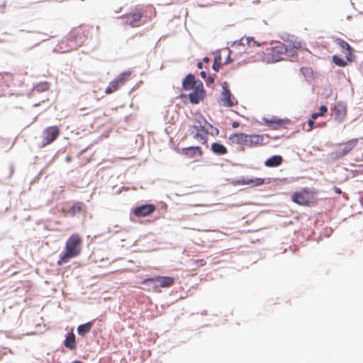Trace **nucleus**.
Returning <instances> with one entry per match:
<instances>
[{"label":"nucleus","mask_w":363,"mask_h":363,"mask_svg":"<svg viewBox=\"0 0 363 363\" xmlns=\"http://www.w3.org/2000/svg\"><path fill=\"white\" fill-rule=\"evenodd\" d=\"M335 42L342 50V52H344V50H345V54L346 55V58L347 59V60L351 61L352 57V53L353 49L349 45V43L340 38H337Z\"/></svg>","instance_id":"a211bd4d"},{"label":"nucleus","mask_w":363,"mask_h":363,"mask_svg":"<svg viewBox=\"0 0 363 363\" xmlns=\"http://www.w3.org/2000/svg\"><path fill=\"white\" fill-rule=\"evenodd\" d=\"M228 60H227V62H225V63L230 62V51L228 50Z\"/></svg>","instance_id":"a18cd8bd"},{"label":"nucleus","mask_w":363,"mask_h":363,"mask_svg":"<svg viewBox=\"0 0 363 363\" xmlns=\"http://www.w3.org/2000/svg\"><path fill=\"white\" fill-rule=\"evenodd\" d=\"M333 62L337 66H340V67H345L347 65V62L342 60V58H340V57H338L337 55H334L333 57Z\"/></svg>","instance_id":"f704fd0d"},{"label":"nucleus","mask_w":363,"mask_h":363,"mask_svg":"<svg viewBox=\"0 0 363 363\" xmlns=\"http://www.w3.org/2000/svg\"><path fill=\"white\" fill-rule=\"evenodd\" d=\"M192 134H193V138L194 139L199 140V142H201V144H203V145L207 144L208 133H206L205 132H204V133H201V132H198V131L194 133V131H192Z\"/></svg>","instance_id":"c756f323"},{"label":"nucleus","mask_w":363,"mask_h":363,"mask_svg":"<svg viewBox=\"0 0 363 363\" xmlns=\"http://www.w3.org/2000/svg\"><path fill=\"white\" fill-rule=\"evenodd\" d=\"M196 121L197 123L199 125V128L201 131L205 132L206 133H208V128L206 126H209L210 128H213L215 131L216 134L218 135L219 133V130L216 128H213L209 123L207 122L206 118L203 116H199L196 118Z\"/></svg>","instance_id":"412c9836"},{"label":"nucleus","mask_w":363,"mask_h":363,"mask_svg":"<svg viewBox=\"0 0 363 363\" xmlns=\"http://www.w3.org/2000/svg\"><path fill=\"white\" fill-rule=\"evenodd\" d=\"M328 111V108L326 106L323 105L319 108L318 113H314L311 115L313 119H316L319 116H323Z\"/></svg>","instance_id":"473e14b6"},{"label":"nucleus","mask_w":363,"mask_h":363,"mask_svg":"<svg viewBox=\"0 0 363 363\" xmlns=\"http://www.w3.org/2000/svg\"><path fill=\"white\" fill-rule=\"evenodd\" d=\"M300 71L302 73V74L306 78H311L313 77V72L311 67H301Z\"/></svg>","instance_id":"72a5a7b5"},{"label":"nucleus","mask_w":363,"mask_h":363,"mask_svg":"<svg viewBox=\"0 0 363 363\" xmlns=\"http://www.w3.org/2000/svg\"><path fill=\"white\" fill-rule=\"evenodd\" d=\"M211 150L213 153L218 155H223L228 152L227 148L223 145L218 143H212Z\"/></svg>","instance_id":"b1692460"},{"label":"nucleus","mask_w":363,"mask_h":363,"mask_svg":"<svg viewBox=\"0 0 363 363\" xmlns=\"http://www.w3.org/2000/svg\"><path fill=\"white\" fill-rule=\"evenodd\" d=\"M289 52L287 45L279 43L276 46L267 50L264 60L267 63H274L284 60V55H289Z\"/></svg>","instance_id":"20e7f679"},{"label":"nucleus","mask_w":363,"mask_h":363,"mask_svg":"<svg viewBox=\"0 0 363 363\" xmlns=\"http://www.w3.org/2000/svg\"><path fill=\"white\" fill-rule=\"evenodd\" d=\"M199 82H201L200 80H196L194 75L189 74L186 76L182 82V86L184 89L189 91L194 89L198 85Z\"/></svg>","instance_id":"2eb2a0df"},{"label":"nucleus","mask_w":363,"mask_h":363,"mask_svg":"<svg viewBox=\"0 0 363 363\" xmlns=\"http://www.w3.org/2000/svg\"><path fill=\"white\" fill-rule=\"evenodd\" d=\"M121 86L115 77L112 81L110 82L108 86L105 89L106 94H111L116 92Z\"/></svg>","instance_id":"393cba45"},{"label":"nucleus","mask_w":363,"mask_h":363,"mask_svg":"<svg viewBox=\"0 0 363 363\" xmlns=\"http://www.w3.org/2000/svg\"><path fill=\"white\" fill-rule=\"evenodd\" d=\"M82 238L77 234L70 235L65 242V252L57 261L58 265L68 262L72 258L79 256L82 252Z\"/></svg>","instance_id":"f257e3e1"},{"label":"nucleus","mask_w":363,"mask_h":363,"mask_svg":"<svg viewBox=\"0 0 363 363\" xmlns=\"http://www.w3.org/2000/svg\"><path fill=\"white\" fill-rule=\"evenodd\" d=\"M149 282L155 284V286L166 288L174 284V279L170 277H155L153 278L145 279L143 280V284H147Z\"/></svg>","instance_id":"0eeeda50"},{"label":"nucleus","mask_w":363,"mask_h":363,"mask_svg":"<svg viewBox=\"0 0 363 363\" xmlns=\"http://www.w3.org/2000/svg\"><path fill=\"white\" fill-rule=\"evenodd\" d=\"M143 16L140 9H135L133 11L124 16L125 24L133 27L138 26Z\"/></svg>","instance_id":"9d476101"},{"label":"nucleus","mask_w":363,"mask_h":363,"mask_svg":"<svg viewBox=\"0 0 363 363\" xmlns=\"http://www.w3.org/2000/svg\"><path fill=\"white\" fill-rule=\"evenodd\" d=\"M202 66H203V65H202V63H201V62H199L198 63V65H197V67H198V68H199V69H201V68H202Z\"/></svg>","instance_id":"49530a36"},{"label":"nucleus","mask_w":363,"mask_h":363,"mask_svg":"<svg viewBox=\"0 0 363 363\" xmlns=\"http://www.w3.org/2000/svg\"><path fill=\"white\" fill-rule=\"evenodd\" d=\"M65 346L70 350H74L76 347L75 335L73 333H69L66 337Z\"/></svg>","instance_id":"c85d7f7f"},{"label":"nucleus","mask_w":363,"mask_h":363,"mask_svg":"<svg viewBox=\"0 0 363 363\" xmlns=\"http://www.w3.org/2000/svg\"><path fill=\"white\" fill-rule=\"evenodd\" d=\"M314 120H315V119H313V118H311V119H310V120L308 121V129H307V131H311V130L313 128V127H314V124H315V123H314Z\"/></svg>","instance_id":"4c0bfd02"},{"label":"nucleus","mask_w":363,"mask_h":363,"mask_svg":"<svg viewBox=\"0 0 363 363\" xmlns=\"http://www.w3.org/2000/svg\"><path fill=\"white\" fill-rule=\"evenodd\" d=\"M246 138H245V146L254 147L264 144V137L262 135L246 134Z\"/></svg>","instance_id":"ddd939ff"},{"label":"nucleus","mask_w":363,"mask_h":363,"mask_svg":"<svg viewBox=\"0 0 363 363\" xmlns=\"http://www.w3.org/2000/svg\"><path fill=\"white\" fill-rule=\"evenodd\" d=\"M133 72L131 71H126L121 73L117 77H116V79L119 82L120 85L123 86L128 81H129L131 78Z\"/></svg>","instance_id":"a878e982"},{"label":"nucleus","mask_w":363,"mask_h":363,"mask_svg":"<svg viewBox=\"0 0 363 363\" xmlns=\"http://www.w3.org/2000/svg\"><path fill=\"white\" fill-rule=\"evenodd\" d=\"M203 60H204L205 62H208V61L209 60V59H208V57H205V58L203 59Z\"/></svg>","instance_id":"de8ad7c7"},{"label":"nucleus","mask_w":363,"mask_h":363,"mask_svg":"<svg viewBox=\"0 0 363 363\" xmlns=\"http://www.w3.org/2000/svg\"><path fill=\"white\" fill-rule=\"evenodd\" d=\"M246 134L243 133H236L230 135L229 141L233 145H239L245 146Z\"/></svg>","instance_id":"6ab92c4d"},{"label":"nucleus","mask_w":363,"mask_h":363,"mask_svg":"<svg viewBox=\"0 0 363 363\" xmlns=\"http://www.w3.org/2000/svg\"><path fill=\"white\" fill-rule=\"evenodd\" d=\"M242 185H250L251 186H258L264 184V179L262 178H242L238 181Z\"/></svg>","instance_id":"aec40b11"},{"label":"nucleus","mask_w":363,"mask_h":363,"mask_svg":"<svg viewBox=\"0 0 363 363\" xmlns=\"http://www.w3.org/2000/svg\"><path fill=\"white\" fill-rule=\"evenodd\" d=\"M316 192L314 190L303 189L299 191H295L291 195L293 202L303 206H313L317 205L315 197Z\"/></svg>","instance_id":"7ed1b4c3"},{"label":"nucleus","mask_w":363,"mask_h":363,"mask_svg":"<svg viewBox=\"0 0 363 363\" xmlns=\"http://www.w3.org/2000/svg\"><path fill=\"white\" fill-rule=\"evenodd\" d=\"M333 190L336 194H340L342 193L341 189L338 187H334Z\"/></svg>","instance_id":"a19ab883"},{"label":"nucleus","mask_w":363,"mask_h":363,"mask_svg":"<svg viewBox=\"0 0 363 363\" xmlns=\"http://www.w3.org/2000/svg\"><path fill=\"white\" fill-rule=\"evenodd\" d=\"M221 102L223 106L226 107H232L235 104V98L232 96L230 90L228 89L227 82L222 84Z\"/></svg>","instance_id":"6e6552de"},{"label":"nucleus","mask_w":363,"mask_h":363,"mask_svg":"<svg viewBox=\"0 0 363 363\" xmlns=\"http://www.w3.org/2000/svg\"><path fill=\"white\" fill-rule=\"evenodd\" d=\"M333 112L335 119L339 122H342L347 116V106L344 104L338 102L333 108Z\"/></svg>","instance_id":"f8f14e48"},{"label":"nucleus","mask_w":363,"mask_h":363,"mask_svg":"<svg viewBox=\"0 0 363 363\" xmlns=\"http://www.w3.org/2000/svg\"><path fill=\"white\" fill-rule=\"evenodd\" d=\"M84 208V204L82 202H75L69 208H62V211L65 215L74 216L81 213Z\"/></svg>","instance_id":"f3484780"},{"label":"nucleus","mask_w":363,"mask_h":363,"mask_svg":"<svg viewBox=\"0 0 363 363\" xmlns=\"http://www.w3.org/2000/svg\"><path fill=\"white\" fill-rule=\"evenodd\" d=\"M85 40L84 31L82 28L73 30L67 40H63L59 45V49L62 52H69L77 50L81 46Z\"/></svg>","instance_id":"f03ea898"},{"label":"nucleus","mask_w":363,"mask_h":363,"mask_svg":"<svg viewBox=\"0 0 363 363\" xmlns=\"http://www.w3.org/2000/svg\"><path fill=\"white\" fill-rule=\"evenodd\" d=\"M207 82H208V83L212 84V83H213V82H214V79H213L212 77H208V79H207Z\"/></svg>","instance_id":"37998d69"},{"label":"nucleus","mask_w":363,"mask_h":363,"mask_svg":"<svg viewBox=\"0 0 363 363\" xmlns=\"http://www.w3.org/2000/svg\"><path fill=\"white\" fill-rule=\"evenodd\" d=\"M246 43L249 46H259V43H257L253 38L247 37L246 39Z\"/></svg>","instance_id":"e433bc0d"},{"label":"nucleus","mask_w":363,"mask_h":363,"mask_svg":"<svg viewBox=\"0 0 363 363\" xmlns=\"http://www.w3.org/2000/svg\"><path fill=\"white\" fill-rule=\"evenodd\" d=\"M206 264V262L203 259H192L191 261V264L194 269H196L199 267L204 266Z\"/></svg>","instance_id":"2f4dec72"},{"label":"nucleus","mask_w":363,"mask_h":363,"mask_svg":"<svg viewBox=\"0 0 363 363\" xmlns=\"http://www.w3.org/2000/svg\"><path fill=\"white\" fill-rule=\"evenodd\" d=\"M294 48H296V49H299L301 48V43H296V44H294Z\"/></svg>","instance_id":"79ce46f5"},{"label":"nucleus","mask_w":363,"mask_h":363,"mask_svg":"<svg viewBox=\"0 0 363 363\" xmlns=\"http://www.w3.org/2000/svg\"><path fill=\"white\" fill-rule=\"evenodd\" d=\"M192 128L195 130V132H202L199 128V125H192Z\"/></svg>","instance_id":"58836bf2"},{"label":"nucleus","mask_w":363,"mask_h":363,"mask_svg":"<svg viewBox=\"0 0 363 363\" xmlns=\"http://www.w3.org/2000/svg\"><path fill=\"white\" fill-rule=\"evenodd\" d=\"M182 152L189 158L200 157L203 155V151L199 146L184 147Z\"/></svg>","instance_id":"dca6fc26"},{"label":"nucleus","mask_w":363,"mask_h":363,"mask_svg":"<svg viewBox=\"0 0 363 363\" xmlns=\"http://www.w3.org/2000/svg\"><path fill=\"white\" fill-rule=\"evenodd\" d=\"M263 121L265 125L273 130H279L284 127L286 123L285 120L279 119L275 116L271 118H264Z\"/></svg>","instance_id":"4468645a"},{"label":"nucleus","mask_w":363,"mask_h":363,"mask_svg":"<svg viewBox=\"0 0 363 363\" xmlns=\"http://www.w3.org/2000/svg\"><path fill=\"white\" fill-rule=\"evenodd\" d=\"M200 74L203 78H205L206 76V72L204 71L201 72Z\"/></svg>","instance_id":"c03bdc74"},{"label":"nucleus","mask_w":363,"mask_h":363,"mask_svg":"<svg viewBox=\"0 0 363 363\" xmlns=\"http://www.w3.org/2000/svg\"><path fill=\"white\" fill-rule=\"evenodd\" d=\"M133 72L131 71H126L121 73L117 77H116V79L119 82L120 85L123 86L128 81H129L131 78Z\"/></svg>","instance_id":"bb28decb"},{"label":"nucleus","mask_w":363,"mask_h":363,"mask_svg":"<svg viewBox=\"0 0 363 363\" xmlns=\"http://www.w3.org/2000/svg\"><path fill=\"white\" fill-rule=\"evenodd\" d=\"M50 83H48L47 82H40L39 84H38L35 86V89L38 92L45 91L50 89Z\"/></svg>","instance_id":"7c9ffc66"},{"label":"nucleus","mask_w":363,"mask_h":363,"mask_svg":"<svg viewBox=\"0 0 363 363\" xmlns=\"http://www.w3.org/2000/svg\"><path fill=\"white\" fill-rule=\"evenodd\" d=\"M156 210L154 204H144L133 209V213L136 217H145L151 215Z\"/></svg>","instance_id":"1a4fd4ad"},{"label":"nucleus","mask_w":363,"mask_h":363,"mask_svg":"<svg viewBox=\"0 0 363 363\" xmlns=\"http://www.w3.org/2000/svg\"><path fill=\"white\" fill-rule=\"evenodd\" d=\"M358 143V138H352L345 143L339 144V147L330 154V157L335 160L343 157L350 153L357 145Z\"/></svg>","instance_id":"39448f33"},{"label":"nucleus","mask_w":363,"mask_h":363,"mask_svg":"<svg viewBox=\"0 0 363 363\" xmlns=\"http://www.w3.org/2000/svg\"><path fill=\"white\" fill-rule=\"evenodd\" d=\"M60 133V130L57 125L46 128L43 132V140L41 147H45L54 142L57 138Z\"/></svg>","instance_id":"423d86ee"},{"label":"nucleus","mask_w":363,"mask_h":363,"mask_svg":"<svg viewBox=\"0 0 363 363\" xmlns=\"http://www.w3.org/2000/svg\"><path fill=\"white\" fill-rule=\"evenodd\" d=\"M283 159L279 155H274L267 159L264 162V164L267 167H277L281 164Z\"/></svg>","instance_id":"5701e85b"},{"label":"nucleus","mask_w":363,"mask_h":363,"mask_svg":"<svg viewBox=\"0 0 363 363\" xmlns=\"http://www.w3.org/2000/svg\"><path fill=\"white\" fill-rule=\"evenodd\" d=\"M239 125H240V123L238 121H233L232 123V127L234 128H238Z\"/></svg>","instance_id":"ea45409f"},{"label":"nucleus","mask_w":363,"mask_h":363,"mask_svg":"<svg viewBox=\"0 0 363 363\" xmlns=\"http://www.w3.org/2000/svg\"><path fill=\"white\" fill-rule=\"evenodd\" d=\"M93 326V322H87L84 324L80 325L77 328V332L79 335L84 336L89 333Z\"/></svg>","instance_id":"cd10ccee"},{"label":"nucleus","mask_w":363,"mask_h":363,"mask_svg":"<svg viewBox=\"0 0 363 363\" xmlns=\"http://www.w3.org/2000/svg\"><path fill=\"white\" fill-rule=\"evenodd\" d=\"M205 96V91L203 89V85L202 82H199L196 88L193 89V91L189 94V99L191 103L194 104H199Z\"/></svg>","instance_id":"9b49d317"},{"label":"nucleus","mask_w":363,"mask_h":363,"mask_svg":"<svg viewBox=\"0 0 363 363\" xmlns=\"http://www.w3.org/2000/svg\"><path fill=\"white\" fill-rule=\"evenodd\" d=\"M12 80L13 76L11 74L0 72V92L4 91L5 88L9 86V82Z\"/></svg>","instance_id":"4be33fe9"},{"label":"nucleus","mask_w":363,"mask_h":363,"mask_svg":"<svg viewBox=\"0 0 363 363\" xmlns=\"http://www.w3.org/2000/svg\"><path fill=\"white\" fill-rule=\"evenodd\" d=\"M220 60H221V57L220 56L216 57L214 59V62L213 64V69L216 72H218L220 67L221 65Z\"/></svg>","instance_id":"c9c22d12"}]
</instances>
